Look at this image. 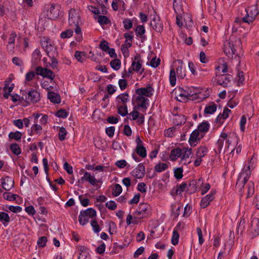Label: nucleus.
<instances>
[{"instance_id":"nucleus-1","label":"nucleus","mask_w":259,"mask_h":259,"mask_svg":"<svg viewBox=\"0 0 259 259\" xmlns=\"http://www.w3.org/2000/svg\"><path fill=\"white\" fill-rule=\"evenodd\" d=\"M224 51L228 57L234 55L240 57L243 55L241 39L235 36H231L224 43Z\"/></svg>"},{"instance_id":"nucleus-2","label":"nucleus","mask_w":259,"mask_h":259,"mask_svg":"<svg viewBox=\"0 0 259 259\" xmlns=\"http://www.w3.org/2000/svg\"><path fill=\"white\" fill-rule=\"evenodd\" d=\"M248 165L244 167L242 171L240 174L237 183L236 187L241 190L244 187L245 184L248 181L251 175L250 168L253 167V162L251 158L248 163Z\"/></svg>"},{"instance_id":"nucleus-3","label":"nucleus","mask_w":259,"mask_h":259,"mask_svg":"<svg viewBox=\"0 0 259 259\" xmlns=\"http://www.w3.org/2000/svg\"><path fill=\"white\" fill-rule=\"evenodd\" d=\"M248 165L244 167L242 171L240 174L237 183L236 187L241 190L244 187L245 184L248 181L251 175L250 168L253 167V162L251 158L248 163Z\"/></svg>"},{"instance_id":"nucleus-4","label":"nucleus","mask_w":259,"mask_h":259,"mask_svg":"<svg viewBox=\"0 0 259 259\" xmlns=\"http://www.w3.org/2000/svg\"><path fill=\"white\" fill-rule=\"evenodd\" d=\"M30 119L33 123L31 130H42V126L46 125L48 122V116L46 114L34 113L30 116Z\"/></svg>"},{"instance_id":"nucleus-5","label":"nucleus","mask_w":259,"mask_h":259,"mask_svg":"<svg viewBox=\"0 0 259 259\" xmlns=\"http://www.w3.org/2000/svg\"><path fill=\"white\" fill-rule=\"evenodd\" d=\"M150 210V206L147 203H140L138 208L134 212V224H137L140 220L146 218Z\"/></svg>"},{"instance_id":"nucleus-6","label":"nucleus","mask_w":259,"mask_h":259,"mask_svg":"<svg viewBox=\"0 0 259 259\" xmlns=\"http://www.w3.org/2000/svg\"><path fill=\"white\" fill-rule=\"evenodd\" d=\"M96 215V210L92 208H89L80 212L78 218L79 222L81 225H84L89 222L90 219H92Z\"/></svg>"},{"instance_id":"nucleus-7","label":"nucleus","mask_w":259,"mask_h":259,"mask_svg":"<svg viewBox=\"0 0 259 259\" xmlns=\"http://www.w3.org/2000/svg\"><path fill=\"white\" fill-rule=\"evenodd\" d=\"M35 73L38 75L41 76L44 78L53 80L55 77V74L52 70L47 68H43L41 66H38L35 68Z\"/></svg>"},{"instance_id":"nucleus-8","label":"nucleus","mask_w":259,"mask_h":259,"mask_svg":"<svg viewBox=\"0 0 259 259\" xmlns=\"http://www.w3.org/2000/svg\"><path fill=\"white\" fill-rule=\"evenodd\" d=\"M245 12L246 13L249 14L250 18L248 20H246V18H242V20L243 22L247 23L248 24L252 23L255 20L256 16L259 13L256 5L250 6L247 9H245Z\"/></svg>"},{"instance_id":"nucleus-9","label":"nucleus","mask_w":259,"mask_h":259,"mask_svg":"<svg viewBox=\"0 0 259 259\" xmlns=\"http://www.w3.org/2000/svg\"><path fill=\"white\" fill-rule=\"evenodd\" d=\"M208 149L204 146L200 147L197 149L196 153V159L194 161V165L195 166H198L201 164L202 158L206 155Z\"/></svg>"},{"instance_id":"nucleus-10","label":"nucleus","mask_w":259,"mask_h":259,"mask_svg":"<svg viewBox=\"0 0 259 259\" xmlns=\"http://www.w3.org/2000/svg\"><path fill=\"white\" fill-rule=\"evenodd\" d=\"M79 16L76 13L75 9H71L69 14V24L70 26H77L79 25Z\"/></svg>"},{"instance_id":"nucleus-11","label":"nucleus","mask_w":259,"mask_h":259,"mask_svg":"<svg viewBox=\"0 0 259 259\" xmlns=\"http://www.w3.org/2000/svg\"><path fill=\"white\" fill-rule=\"evenodd\" d=\"M220 138L223 140H226V142L228 143V148L229 147V145L232 142V140L234 139L237 142L238 138L236 133L234 132H223L220 135Z\"/></svg>"},{"instance_id":"nucleus-12","label":"nucleus","mask_w":259,"mask_h":259,"mask_svg":"<svg viewBox=\"0 0 259 259\" xmlns=\"http://www.w3.org/2000/svg\"><path fill=\"white\" fill-rule=\"evenodd\" d=\"M40 96L38 92L33 90L29 91L28 93L27 97H26V100L27 103H37L40 100Z\"/></svg>"},{"instance_id":"nucleus-13","label":"nucleus","mask_w":259,"mask_h":259,"mask_svg":"<svg viewBox=\"0 0 259 259\" xmlns=\"http://www.w3.org/2000/svg\"><path fill=\"white\" fill-rule=\"evenodd\" d=\"M153 90V88L151 86L149 85L146 88L138 89L136 91V93L139 96L143 97V96H144L149 97L152 95V92Z\"/></svg>"},{"instance_id":"nucleus-14","label":"nucleus","mask_w":259,"mask_h":259,"mask_svg":"<svg viewBox=\"0 0 259 259\" xmlns=\"http://www.w3.org/2000/svg\"><path fill=\"white\" fill-rule=\"evenodd\" d=\"M145 169V166L142 164H139L138 166L133 170V176L138 179H141L144 176Z\"/></svg>"},{"instance_id":"nucleus-15","label":"nucleus","mask_w":259,"mask_h":259,"mask_svg":"<svg viewBox=\"0 0 259 259\" xmlns=\"http://www.w3.org/2000/svg\"><path fill=\"white\" fill-rule=\"evenodd\" d=\"M84 181H88L92 185H95L98 182L94 176H92L90 172L87 171H85L84 173L83 176L78 180V182L83 183Z\"/></svg>"},{"instance_id":"nucleus-16","label":"nucleus","mask_w":259,"mask_h":259,"mask_svg":"<svg viewBox=\"0 0 259 259\" xmlns=\"http://www.w3.org/2000/svg\"><path fill=\"white\" fill-rule=\"evenodd\" d=\"M232 76L229 74H223L217 79V82L219 84L223 86V87H227L228 83L230 82Z\"/></svg>"},{"instance_id":"nucleus-17","label":"nucleus","mask_w":259,"mask_h":259,"mask_svg":"<svg viewBox=\"0 0 259 259\" xmlns=\"http://www.w3.org/2000/svg\"><path fill=\"white\" fill-rule=\"evenodd\" d=\"M129 101V96L127 93L121 94L116 98V105H126Z\"/></svg>"},{"instance_id":"nucleus-18","label":"nucleus","mask_w":259,"mask_h":259,"mask_svg":"<svg viewBox=\"0 0 259 259\" xmlns=\"http://www.w3.org/2000/svg\"><path fill=\"white\" fill-rule=\"evenodd\" d=\"M3 188L7 191L10 190L14 185L12 179L9 177H6L2 180Z\"/></svg>"},{"instance_id":"nucleus-19","label":"nucleus","mask_w":259,"mask_h":259,"mask_svg":"<svg viewBox=\"0 0 259 259\" xmlns=\"http://www.w3.org/2000/svg\"><path fill=\"white\" fill-rule=\"evenodd\" d=\"M47 55L51 59V67L52 68H57L58 65V61L56 59V57L58 56L57 52L56 50L53 51H48Z\"/></svg>"},{"instance_id":"nucleus-20","label":"nucleus","mask_w":259,"mask_h":259,"mask_svg":"<svg viewBox=\"0 0 259 259\" xmlns=\"http://www.w3.org/2000/svg\"><path fill=\"white\" fill-rule=\"evenodd\" d=\"M214 193L211 192L210 194L207 195L202 198L200 203V205L202 208H204L208 205L209 203L213 199L214 197Z\"/></svg>"},{"instance_id":"nucleus-21","label":"nucleus","mask_w":259,"mask_h":259,"mask_svg":"<svg viewBox=\"0 0 259 259\" xmlns=\"http://www.w3.org/2000/svg\"><path fill=\"white\" fill-rule=\"evenodd\" d=\"M135 60L132 62V68L133 71L139 72L142 67V64L140 62V56L137 54L134 57Z\"/></svg>"},{"instance_id":"nucleus-22","label":"nucleus","mask_w":259,"mask_h":259,"mask_svg":"<svg viewBox=\"0 0 259 259\" xmlns=\"http://www.w3.org/2000/svg\"><path fill=\"white\" fill-rule=\"evenodd\" d=\"M200 131H193L191 133L189 138V143L190 145L195 146L194 143L197 140H199L201 138L203 137V135H200Z\"/></svg>"},{"instance_id":"nucleus-23","label":"nucleus","mask_w":259,"mask_h":259,"mask_svg":"<svg viewBox=\"0 0 259 259\" xmlns=\"http://www.w3.org/2000/svg\"><path fill=\"white\" fill-rule=\"evenodd\" d=\"M177 62L179 63L178 66L176 68V72H177V75L178 78H180L181 79L184 78L186 74L185 70L183 68V61L181 60H178Z\"/></svg>"},{"instance_id":"nucleus-24","label":"nucleus","mask_w":259,"mask_h":259,"mask_svg":"<svg viewBox=\"0 0 259 259\" xmlns=\"http://www.w3.org/2000/svg\"><path fill=\"white\" fill-rule=\"evenodd\" d=\"M251 230L254 236L259 234V219L256 218L252 219L251 223Z\"/></svg>"},{"instance_id":"nucleus-25","label":"nucleus","mask_w":259,"mask_h":259,"mask_svg":"<svg viewBox=\"0 0 259 259\" xmlns=\"http://www.w3.org/2000/svg\"><path fill=\"white\" fill-rule=\"evenodd\" d=\"M40 43L41 46L45 48L47 53L49 51H53L56 50V49L52 46L51 44L49 41V39L46 37H44L41 39Z\"/></svg>"},{"instance_id":"nucleus-26","label":"nucleus","mask_w":259,"mask_h":259,"mask_svg":"<svg viewBox=\"0 0 259 259\" xmlns=\"http://www.w3.org/2000/svg\"><path fill=\"white\" fill-rule=\"evenodd\" d=\"M151 26L157 32H160L162 30V25L159 18H153L151 22Z\"/></svg>"},{"instance_id":"nucleus-27","label":"nucleus","mask_w":259,"mask_h":259,"mask_svg":"<svg viewBox=\"0 0 259 259\" xmlns=\"http://www.w3.org/2000/svg\"><path fill=\"white\" fill-rule=\"evenodd\" d=\"M59 7L55 5H51V6L48 12V15L51 19H55L59 16Z\"/></svg>"},{"instance_id":"nucleus-28","label":"nucleus","mask_w":259,"mask_h":259,"mask_svg":"<svg viewBox=\"0 0 259 259\" xmlns=\"http://www.w3.org/2000/svg\"><path fill=\"white\" fill-rule=\"evenodd\" d=\"M182 149L179 148L172 149L170 151V159L172 161H176L182 155Z\"/></svg>"},{"instance_id":"nucleus-29","label":"nucleus","mask_w":259,"mask_h":259,"mask_svg":"<svg viewBox=\"0 0 259 259\" xmlns=\"http://www.w3.org/2000/svg\"><path fill=\"white\" fill-rule=\"evenodd\" d=\"M173 8L176 13H184L182 0H173Z\"/></svg>"},{"instance_id":"nucleus-30","label":"nucleus","mask_w":259,"mask_h":259,"mask_svg":"<svg viewBox=\"0 0 259 259\" xmlns=\"http://www.w3.org/2000/svg\"><path fill=\"white\" fill-rule=\"evenodd\" d=\"M148 99L142 96H138L136 98V101L137 103V106L143 109H147V104Z\"/></svg>"},{"instance_id":"nucleus-31","label":"nucleus","mask_w":259,"mask_h":259,"mask_svg":"<svg viewBox=\"0 0 259 259\" xmlns=\"http://www.w3.org/2000/svg\"><path fill=\"white\" fill-rule=\"evenodd\" d=\"M48 98L51 102L54 103H59L61 101L60 96L53 92L48 93Z\"/></svg>"},{"instance_id":"nucleus-32","label":"nucleus","mask_w":259,"mask_h":259,"mask_svg":"<svg viewBox=\"0 0 259 259\" xmlns=\"http://www.w3.org/2000/svg\"><path fill=\"white\" fill-rule=\"evenodd\" d=\"M181 162L183 163L184 160L188 159L192 154V149L188 147H184L182 149Z\"/></svg>"},{"instance_id":"nucleus-33","label":"nucleus","mask_w":259,"mask_h":259,"mask_svg":"<svg viewBox=\"0 0 259 259\" xmlns=\"http://www.w3.org/2000/svg\"><path fill=\"white\" fill-rule=\"evenodd\" d=\"M10 222V217L9 214L4 211H0V222L5 226H6Z\"/></svg>"},{"instance_id":"nucleus-34","label":"nucleus","mask_w":259,"mask_h":259,"mask_svg":"<svg viewBox=\"0 0 259 259\" xmlns=\"http://www.w3.org/2000/svg\"><path fill=\"white\" fill-rule=\"evenodd\" d=\"M224 146V140L220 138L217 143V148L215 149V152L216 154H221L222 152L225 153L226 149L223 148Z\"/></svg>"},{"instance_id":"nucleus-35","label":"nucleus","mask_w":259,"mask_h":259,"mask_svg":"<svg viewBox=\"0 0 259 259\" xmlns=\"http://www.w3.org/2000/svg\"><path fill=\"white\" fill-rule=\"evenodd\" d=\"M204 95L201 93H196L194 91H192V95H191L190 98L189 100L193 101H196L197 102H200L205 98L204 97Z\"/></svg>"},{"instance_id":"nucleus-36","label":"nucleus","mask_w":259,"mask_h":259,"mask_svg":"<svg viewBox=\"0 0 259 259\" xmlns=\"http://www.w3.org/2000/svg\"><path fill=\"white\" fill-rule=\"evenodd\" d=\"M117 113L121 115L124 116L128 114L127 105H116Z\"/></svg>"},{"instance_id":"nucleus-37","label":"nucleus","mask_w":259,"mask_h":259,"mask_svg":"<svg viewBox=\"0 0 259 259\" xmlns=\"http://www.w3.org/2000/svg\"><path fill=\"white\" fill-rule=\"evenodd\" d=\"M186 119L183 115H178L174 119V123L175 125H182L186 122Z\"/></svg>"},{"instance_id":"nucleus-38","label":"nucleus","mask_w":259,"mask_h":259,"mask_svg":"<svg viewBox=\"0 0 259 259\" xmlns=\"http://www.w3.org/2000/svg\"><path fill=\"white\" fill-rule=\"evenodd\" d=\"M217 105L214 103H211L210 105L206 106L204 109L205 114H213L217 110Z\"/></svg>"},{"instance_id":"nucleus-39","label":"nucleus","mask_w":259,"mask_h":259,"mask_svg":"<svg viewBox=\"0 0 259 259\" xmlns=\"http://www.w3.org/2000/svg\"><path fill=\"white\" fill-rule=\"evenodd\" d=\"M169 81L171 85L174 87L176 82V73L174 68H171L169 73Z\"/></svg>"},{"instance_id":"nucleus-40","label":"nucleus","mask_w":259,"mask_h":259,"mask_svg":"<svg viewBox=\"0 0 259 259\" xmlns=\"http://www.w3.org/2000/svg\"><path fill=\"white\" fill-rule=\"evenodd\" d=\"M137 153L141 157L145 158L147 156V152L146 148L142 146H137L136 147Z\"/></svg>"},{"instance_id":"nucleus-41","label":"nucleus","mask_w":259,"mask_h":259,"mask_svg":"<svg viewBox=\"0 0 259 259\" xmlns=\"http://www.w3.org/2000/svg\"><path fill=\"white\" fill-rule=\"evenodd\" d=\"M181 90V97L184 98V99H190L191 95H192V91L190 89H187L186 90H183L182 88L180 89Z\"/></svg>"},{"instance_id":"nucleus-42","label":"nucleus","mask_w":259,"mask_h":259,"mask_svg":"<svg viewBox=\"0 0 259 259\" xmlns=\"http://www.w3.org/2000/svg\"><path fill=\"white\" fill-rule=\"evenodd\" d=\"M111 67L115 70H118L121 65V62L118 59L112 60L110 63Z\"/></svg>"},{"instance_id":"nucleus-43","label":"nucleus","mask_w":259,"mask_h":259,"mask_svg":"<svg viewBox=\"0 0 259 259\" xmlns=\"http://www.w3.org/2000/svg\"><path fill=\"white\" fill-rule=\"evenodd\" d=\"M122 187L118 184H116L114 185L112 190V195L114 196H117L122 192Z\"/></svg>"},{"instance_id":"nucleus-44","label":"nucleus","mask_w":259,"mask_h":259,"mask_svg":"<svg viewBox=\"0 0 259 259\" xmlns=\"http://www.w3.org/2000/svg\"><path fill=\"white\" fill-rule=\"evenodd\" d=\"M168 167L167 164L164 163H159L155 166V169L157 172H160L164 171Z\"/></svg>"},{"instance_id":"nucleus-45","label":"nucleus","mask_w":259,"mask_h":259,"mask_svg":"<svg viewBox=\"0 0 259 259\" xmlns=\"http://www.w3.org/2000/svg\"><path fill=\"white\" fill-rule=\"evenodd\" d=\"M10 149L13 154L18 155L21 153V149L17 144H13L10 146Z\"/></svg>"},{"instance_id":"nucleus-46","label":"nucleus","mask_w":259,"mask_h":259,"mask_svg":"<svg viewBox=\"0 0 259 259\" xmlns=\"http://www.w3.org/2000/svg\"><path fill=\"white\" fill-rule=\"evenodd\" d=\"M97 19L98 22L101 25H106L110 23V20L105 16H99Z\"/></svg>"},{"instance_id":"nucleus-47","label":"nucleus","mask_w":259,"mask_h":259,"mask_svg":"<svg viewBox=\"0 0 259 259\" xmlns=\"http://www.w3.org/2000/svg\"><path fill=\"white\" fill-rule=\"evenodd\" d=\"M21 136L22 134L18 131L15 132H11L9 135V137L10 139L17 141L20 140L21 138Z\"/></svg>"},{"instance_id":"nucleus-48","label":"nucleus","mask_w":259,"mask_h":259,"mask_svg":"<svg viewBox=\"0 0 259 259\" xmlns=\"http://www.w3.org/2000/svg\"><path fill=\"white\" fill-rule=\"evenodd\" d=\"M179 234L177 230H174L171 238V243L173 245H176L179 243Z\"/></svg>"},{"instance_id":"nucleus-49","label":"nucleus","mask_w":259,"mask_h":259,"mask_svg":"<svg viewBox=\"0 0 259 259\" xmlns=\"http://www.w3.org/2000/svg\"><path fill=\"white\" fill-rule=\"evenodd\" d=\"M74 56L79 62H83L84 61L85 55L84 52H81L78 51H76Z\"/></svg>"},{"instance_id":"nucleus-50","label":"nucleus","mask_w":259,"mask_h":259,"mask_svg":"<svg viewBox=\"0 0 259 259\" xmlns=\"http://www.w3.org/2000/svg\"><path fill=\"white\" fill-rule=\"evenodd\" d=\"M17 195L15 194H13L10 192H5L3 194L4 198L8 200L12 201L16 199Z\"/></svg>"},{"instance_id":"nucleus-51","label":"nucleus","mask_w":259,"mask_h":259,"mask_svg":"<svg viewBox=\"0 0 259 259\" xmlns=\"http://www.w3.org/2000/svg\"><path fill=\"white\" fill-rule=\"evenodd\" d=\"M247 197H251L254 193V184L252 182H250L247 186Z\"/></svg>"},{"instance_id":"nucleus-52","label":"nucleus","mask_w":259,"mask_h":259,"mask_svg":"<svg viewBox=\"0 0 259 259\" xmlns=\"http://www.w3.org/2000/svg\"><path fill=\"white\" fill-rule=\"evenodd\" d=\"M135 31L137 35H139L141 37H142L145 32L144 26L143 25L138 26L136 28Z\"/></svg>"},{"instance_id":"nucleus-53","label":"nucleus","mask_w":259,"mask_h":259,"mask_svg":"<svg viewBox=\"0 0 259 259\" xmlns=\"http://www.w3.org/2000/svg\"><path fill=\"white\" fill-rule=\"evenodd\" d=\"M127 118L130 119L132 120H136L137 119L139 116V112L137 111L134 109L132 112H131L130 113L127 114Z\"/></svg>"},{"instance_id":"nucleus-54","label":"nucleus","mask_w":259,"mask_h":259,"mask_svg":"<svg viewBox=\"0 0 259 259\" xmlns=\"http://www.w3.org/2000/svg\"><path fill=\"white\" fill-rule=\"evenodd\" d=\"M187 187L186 183L183 182L180 186H179L177 189L176 193L178 194H180L182 192H184Z\"/></svg>"},{"instance_id":"nucleus-55","label":"nucleus","mask_w":259,"mask_h":259,"mask_svg":"<svg viewBox=\"0 0 259 259\" xmlns=\"http://www.w3.org/2000/svg\"><path fill=\"white\" fill-rule=\"evenodd\" d=\"M95 169L101 171L110 172L113 170V168L108 166L97 165Z\"/></svg>"},{"instance_id":"nucleus-56","label":"nucleus","mask_w":259,"mask_h":259,"mask_svg":"<svg viewBox=\"0 0 259 259\" xmlns=\"http://www.w3.org/2000/svg\"><path fill=\"white\" fill-rule=\"evenodd\" d=\"M124 24V28L127 30L132 28L133 27V21L130 19H125L123 21Z\"/></svg>"},{"instance_id":"nucleus-57","label":"nucleus","mask_w":259,"mask_h":259,"mask_svg":"<svg viewBox=\"0 0 259 259\" xmlns=\"http://www.w3.org/2000/svg\"><path fill=\"white\" fill-rule=\"evenodd\" d=\"M73 33L71 29H67L61 33V37L63 38H69L72 36Z\"/></svg>"},{"instance_id":"nucleus-58","label":"nucleus","mask_w":259,"mask_h":259,"mask_svg":"<svg viewBox=\"0 0 259 259\" xmlns=\"http://www.w3.org/2000/svg\"><path fill=\"white\" fill-rule=\"evenodd\" d=\"M100 48L102 51L105 52H107L109 49L108 42L106 40L101 41L100 44Z\"/></svg>"},{"instance_id":"nucleus-59","label":"nucleus","mask_w":259,"mask_h":259,"mask_svg":"<svg viewBox=\"0 0 259 259\" xmlns=\"http://www.w3.org/2000/svg\"><path fill=\"white\" fill-rule=\"evenodd\" d=\"M197 182L195 181H192L189 185L188 190L190 191L191 193L195 192L197 189L196 186Z\"/></svg>"},{"instance_id":"nucleus-60","label":"nucleus","mask_w":259,"mask_h":259,"mask_svg":"<svg viewBox=\"0 0 259 259\" xmlns=\"http://www.w3.org/2000/svg\"><path fill=\"white\" fill-rule=\"evenodd\" d=\"M224 117H223L221 115H219L215 119V122H216V128L220 127V126L222 125L225 120Z\"/></svg>"},{"instance_id":"nucleus-61","label":"nucleus","mask_w":259,"mask_h":259,"mask_svg":"<svg viewBox=\"0 0 259 259\" xmlns=\"http://www.w3.org/2000/svg\"><path fill=\"white\" fill-rule=\"evenodd\" d=\"M183 170L182 168L179 167L177 168L174 171L175 177L177 179H182L183 176Z\"/></svg>"},{"instance_id":"nucleus-62","label":"nucleus","mask_w":259,"mask_h":259,"mask_svg":"<svg viewBox=\"0 0 259 259\" xmlns=\"http://www.w3.org/2000/svg\"><path fill=\"white\" fill-rule=\"evenodd\" d=\"M12 62L15 65L18 66L19 67H22L24 64L22 60L16 57H15L13 58Z\"/></svg>"},{"instance_id":"nucleus-63","label":"nucleus","mask_w":259,"mask_h":259,"mask_svg":"<svg viewBox=\"0 0 259 259\" xmlns=\"http://www.w3.org/2000/svg\"><path fill=\"white\" fill-rule=\"evenodd\" d=\"M47 241V237L42 236L38 239L37 243L39 247H43L46 245Z\"/></svg>"},{"instance_id":"nucleus-64","label":"nucleus","mask_w":259,"mask_h":259,"mask_svg":"<svg viewBox=\"0 0 259 259\" xmlns=\"http://www.w3.org/2000/svg\"><path fill=\"white\" fill-rule=\"evenodd\" d=\"M91 226L95 233H99L100 231V227L96 221L92 220L91 223Z\"/></svg>"}]
</instances>
